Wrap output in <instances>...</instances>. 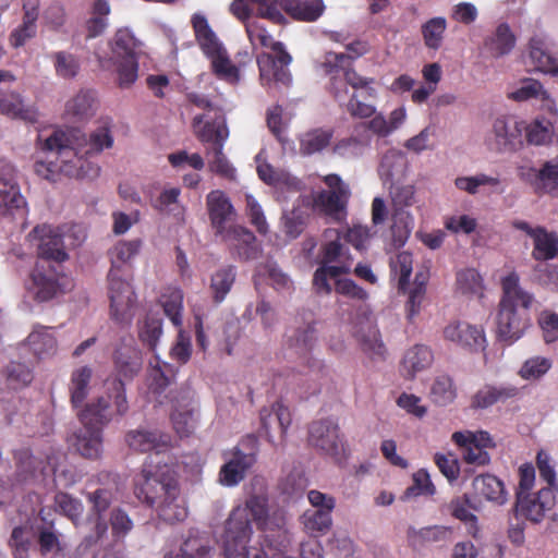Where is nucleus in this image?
<instances>
[{
    "instance_id": "nucleus-1",
    "label": "nucleus",
    "mask_w": 558,
    "mask_h": 558,
    "mask_svg": "<svg viewBox=\"0 0 558 558\" xmlns=\"http://www.w3.org/2000/svg\"><path fill=\"white\" fill-rule=\"evenodd\" d=\"M29 245L35 250L37 260L31 274L36 299L44 302L72 288L71 279L63 272L62 264L69 259L59 227L37 225L28 233Z\"/></svg>"
},
{
    "instance_id": "nucleus-2",
    "label": "nucleus",
    "mask_w": 558,
    "mask_h": 558,
    "mask_svg": "<svg viewBox=\"0 0 558 558\" xmlns=\"http://www.w3.org/2000/svg\"><path fill=\"white\" fill-rule=\"evenodd\" d=\"M111 403L119 415L129 409L123 383L117 378L104 383V392L78 414L82 426L68 438L70 447L83 458L95 460L101 456V427L113 416Z\"/></svg>"
},
{
    "instance_id": "nucleus-3",
    "label": "nucleus",
    "mask_w": 558,
    "mask_h": 558,
    "mask_svg": "<svg viewBox=\"0 0 558 558\" xmlns=\"http://www.w3.org/2000/svg\"><path fill=\"white\" fill-rule=\"evenodd\" d=\"M113 145V136L107 122L99 125L88 136L78 130L69 136L61 131L53 132L46 138L43 149L57 150L61 157L60 170L69 178L93 180L99 175L100 167L88 157L100 154Z\"/></svg>"
},
{
    "instance_id": "nucleus-4",
    "label": "nucleus",
    "mask_w": 558,
    "mask_h": 558,
    "mask_svg": "<svg viewBox=\"0 0 558 558\" xmlns=\"http://www.w3.org/2000/svg\"><path fill=\"white\" fill-rule=\"evenodd\" d=\"M135 494L140 500L155 509L158 517L168 523L183 521L187 511L180 498V489L173 472L168 465L145 468L136 484Z\"/></svg>"
},
{
    "instance_id": "nucleus-5",
    "label": "nucleus",
    "mask_w": 558,
    "mask_h": 558,
    "mask_svg": "<svg viewBox=\"0 0 558 558\" xmlns=\"http://www.w3.org/2000/svg\"><path fill=\"white\" fill-rule=\"evenodd\" d=\"M253 487L254 490L245 505L234 508L226 521L222 541L226 558L242 557L246 553V543L253 533L251 518L256 522L258 529H262L265 521L271 518V514L268 513V496L265 492L264 481L255 480Z\"/></svg>"
},
{
    "instance_id": "nucleus-6",
    "label": "nucleus",
    "mask_w": 558,
    "mask_h": 558,
    "mask_svg": "<svg viewBox=\"0 0 558 558\" xmlns=\"http://www.w3.org/2000/svg\"><path fill=\"white\" fill-rule=\"evenodd\" d=\"M515 272H510L501 280L497 338L508 345L520 339L529 326V310L534 301L533 294L523 290Z\"/></svg>"
},
{
    "instance_id": "nucleus-7",
    "label": "nucleus",
    "mask_w": 558,
    "mask_h": 558,
    "mask_svg": "<svg viewBox=\"0 0 558 558\" xmlns=\"http://www.w3.org/2000/svg\"><path fill=\"white\" fill-rule=\"evenodd\" d=\"M246 33L252 43L258 41L274 52H263L257 57L262 84L269 88L272 85L290 86L292 75L289 65L292 62V57L286 50L284 45L281 41H275L264 27L256 24L247 25Z\"/></svg>"
},
{
    "instance_id": "nucleus-8",
    "label": "nucleus",
    "mask_w": 558,
    "mask_h": 558,
    "mask_svg": "<svg viewBox=\"0 0 558 558\" xmlns=\"http://www.w3.org/2000/svg\"><path fill=\"white\" fill-rule=\"evenodd\" d=\"M324 73L329 76L328 92L340 105L352 96L349 87L356 90L367 87L373 78L363 77L352 68L351 57L344 53L328 52L322 63Z\"/></svg>"
},
{
    "instance_id": "nucleus-9",
    "label": "nucleus",
    "mask_w": 558,
    "mask_h": 558,
    "mask_svg": "<svg viewBox=\"0 0 558 558\" xmlns=\"http://www.w3.org/2000/svg\"><path fill=\"white\" fill-rule=\"evenodd\" d=\"M136 47L137 41L133 34L128 28H120L116 32L111 41V58L109 60L98 58L102 69L108 68V62L114 65L120 88L131 87L138 77Z\"/></svg>"
},
{
    "instance_id": "nucleus-10",
    "label": "nucleus",
    "mask_w": 558,
    "mask_h": 558,
    "mask_svg": "<svg viewBox=\"0 0 558 558\" xmlns=\"http://www.w3.org/2000/svg\"><path fill=\"white\" fill-rule=\"evenodd\" d=\"M263 541L262 548H246V553L242 556L250 558H284L291 545V536L287 527V515L282 510L271 513V518L265 521L262 529Z\"/></svg>"
},
{
    "instance_id": "nucleus-11",
    "label": "nucleus",
    "mask_w": 558,
    "mask_h": 558,
    "mask_svg": "<svg viewBox=\"0 0 558 558\" xmlns=\"http://www.w3.org/2000/svg\"><path fill=\"white\" fill-rule=\"evenodd\" d=\"M323 182L329 190H322L313 196V208L317 213L341 222L347 217V208L351 191L341 177L336 173L327 174Z\"/></svg>"
},
{
    "instance_id": "nucleus-12",
    "label": "nucleus",
    "mask_w": 558,
    "mask_h": 558,
    "mask_svg": "<svg viewBox=\"0 0 558 558\" xmlns=\"http://www.w3.org/2000/svg\"><path fill=\"white\" fill-rule=\"evenodd\" d=\"M308 444L335 463L345 457L343 435L335 420L314 421L308 427Z\"/></svg>"
},
{
    "instance_id": "nucleus-13",
    "label": "nucleus",
    "mask_w": 558,
    "mask_h": 558,
    "mask_svg": "<svg viewBox=\"0 0 558 558\" xmlns=\"http://www.w3.org/2000/svg\"><path fill=\"white\" fill-rule=\"evenodd\" d=\"M190 359V351H157L149 360V388L160 395L171 384L178 368Z\"/></svg>"
},
{
    "instance_id": "nucleus-14",
    "label": "nucleus",
    "mask_w": 558,
    "mask_h": 558,
    "mask_svg": "<svg viewBox=\"0 0 558 558\" xmlns=\"http://www.w3.org/2000/svg\"><path fill=\"white\" fill-rule=\"evenodd\" d=\"M109 299L111 317L121 325H129L136 303L135 292L126 278L109 270Z\"/></svg>"
},
{
    "instance_id": "nucleus-15",
    "label": "nucleus",
    "mask_w": 558,
    "mask_h": 558,
    "mask_svg": "<svg viewBox=\"0 0 558 558\" xmlns=\"http://www.w3.org/2000/svg\"><path fill=\"white\" fill-rule=\"evenodd\" d=\"M170 401L172 404L170 417L174 430L182 437L191 435L197 423L192 391L189 388L171 391Z\"/></svg>"
},
{
    "instance_id": "nucleus-16",
    "label": "nucleus",
    "mask_w": 558,
    "mask_h": 558,
    "mask_svg": "<svg viewBox=\"0 0 558 558\" xmlns=\"http://www.w3.org/2000/svg\"><path fill=\"white\" fill-rule=\"evenodd\" d=\"M220 238L228 245L232 256L240 260L257 259L260 255L262 248L255 234L244 227H230Z\"/></svg>"
},
{
    "instance_id": "nucleus-17",
    "label": "nucleus",
    "mask_w": 558,
    "mask_h": 558,
    "mask_svg": "<svg viewBox=\"0 0 558 558\" xmlns=\"http://www.w3.org/2000/svg\"><path fill=\"white\" fill-rule=\"evenodd\" d=\"M554 505L555 495L549 487L542 488L536 494L517 493V513L534 523L541 522Z\"/></svg>"
},
{
    "instance_id": "nucleus-18",
    "label": "nucleus",
    "mask_w": 558,
    "mask_h": 558,
    "mask_svg": "<svg viewBox=\"0 0 558 558\" xmlns=\"http://www.w3.org/2000/svg\"><path fill=\"white\" fill-rule=\"evenodd\" d=\"M444 337L463 349H486L487 339L481 325L456 320L444 328Z\"/></svg>"
},
{
    "instance_id": "nucleus-19",
    "label": "nucleus",
    "mask_w": 558,
    "mask_h": 558,
    "mask_svg": "<svg viewBox=\"0 0 558 558\" xmlns=\"http://www.w3.org/2000/svg\"><path fill=\"white\" fill-rule=\"evenodd\" d=\"M254 463L255 456L253 453H245L240 449H234L231 457L220 468L218 483L225 487L239 485Z\"/></svg>"
},
{
    "instance_id": "nucleus-20",
    "label": "nucleus",
    "mask_w": 558,
    "mask_h": 558,
    "mask_svg": "<svg viewBox=\"0 0 558 558\" xmlns=\"http://www.w3.org/2000/svg\"><path fill=\"white\" fill-rule=\"evenodd\" d=\"M529 56L535 70L558 75V57L554 51V43L546 36L534 35L529 41Z\"/></svg>"
},
{
    "instance_id": "nucleus-21",
    "label": "nucleus",
    "mask_w": 558,
    "mask_h": 558,
    "mask_svg": "<svg viewBox=\"0 0 558 558\" xmlns=\"http://www.w3.org/2000/svg\"><path fill=\"white\" fill-rule=\"evenodd\" d=\"M524 122L514 119L497 118L493 124L499 150L517 151L523 147Z\"/></svg>"
},
{
    "instance_id": "nucleus-22",
    "label": "nucleus",
    "mask_w": 558,
    "mask_h": 558,
    "mask_svg": "<svg viewBox=\"0 0 558 558\" xmlns=\"http://www.w3.org/2000/svg\"><path fill=\"white\" fill-rule=\"evenodd\" d=\"M208 216L215 234L220 236L229 230L228 221L234 214L229 197L220 190L211 191L206 197Z\"/></svg>"
},
{
    "instance_id": "nucleus-23",
    "label": "nucleus",
    "mask_w": 558,
    "mask_h": 558,
    "mask_svg": "<svg viewBox=\"0 0 558 558\" xmlns=\"http://www.w3.org/2000/svg\"><path fill=\"white\" fill-rule=\"evenodd\" d=\"M53 473L56 481L64 475L63 470L56 466L47 468L43 461L35 458L28 450H22L16 454V473L21 482H43L48 473Z\"/></svg>"
},
{
    "instance_id": "nucleus-24",
    "label": "nucleus",
    "mask_w": 558,
    "mask_h": 558,
    "mask_svg": "<svg viewBox=\"0 0 558 558\" xmlns=\"http://www.w3.org/2000/svg\"><path fill=\"white\" fill-rule=\"evenodd\" d=\"M22 24L14 28L9 37L14 48L23 47L29 39L36 36V22L39 16V0H22Z\"/></svg>"
},
{
    "instance_id": "nucleus-25",
    "label": "nucleus",
    "mask_w": 558,
    "mask_h": 558,
    "mask_svg": "<svg viewBox=\"0 0 558 558\" xmlns=\"http://www.w3.org/2000/svg\"><path fill=\"white\" fill-rule=\"evenodd\" d=\"M211 539L206 532L192 529L184 539L180 551L169 554L165 558H214L215 551Z\"/></svg>"
},
{
    "instance_id": "nucleus-26",
    "label": "nucleus",
    "mask_w": 558,
    "mask_h": 558,
    "mask_svg": "<svg viewBox=\"0 0 558 558\" xmlns=\"http://www.w3.org/2000/svg\"><path fill=\"white\" fill-rule=\"evenodd\" d=\"M126 444L134 451L147 452L155 450L160 452L170 445V436L158 430L136 429L128 433Z\"/></svg>"
},
{
    "instance_id": "nucleus-27",
    "label": "nucleus",
    "mask_w": 558,
    "mask_h": 558,
    "mask_svg": "<svg viewBox=\"0 0 558 558\" xmlns=\"http://www.w3.org/2000/svg\"><path fill=\"white\" fill-rule=\"evenodd\" d=\"M205 56L210 60L211 72L217 78L230 85L240 83V68L232 63L223 46L218 47Z\"/></svg>"
},
{
    "instance_id": "nucleus-28",
    "label": "nucleus",
    "mask_w": 558,
    "mask_h": 558,
    "mask_svg": "<svg viewBox=\"0 0 558 558\" xmlns=\"http://www.w3.org/2000/svg\"><path fill=\"white\" fill-rule=\"evenodd\" d=\"M517 43V37L508 23H500L495 32L484 39V49L493 58H501L509 54Z\"/></svg>"
},
{
    "instance_id": "nucleus-29",
    "label": "nucleus",
    "mask_w": 558,
    "mask_h": 558,
    "mask_svg": "<svg viewBox=\"0 0 558 558\" xmlns=\"http://www.w3.org/2000/svg\"><path fill=\"white\" fill-rule=\"evenodd\" d=\"M0 113L29 123L38 121L37 110L34 107L25 106L23 97L16 92L0 94Z\"/></svg>"
},
{
    "instance_id": "nucleus-30",
    "label": "nucleus",
    "mask_w": 558,
    "mask_h": 558,
    "mask_svg": "<svg viewBox=\"0 0 558 558\" xmlns=\"http://www.w3.org/2000/svg\"><path fill=\"white\" fill-rule=\"evenodd\" d=\"M260 420L266 435L270 441H274L272 432L276 429H278L281 437L286 435L291 424V414L287 407L281 402H277L270 409H264L260 412Z\"/></svg>"
},
{
    "instance_id": "nucleus-31",
    "label": "nucleus",
    "mask_w": 558,
    "mask_h": 558,
    "mask_svg": "<svg viewBox=\"0 0 558 558\" xmlns=\"http://www.w3.org/2000/svg\"><path fill=\"white\" fill-rule=\"evenodd\" d=\"M143 241L141 239L119 241L108 253L111 262L110 270L123 275L122 268L140 253Z\"/></svg>"
},
{
    "instance_id": "nucleus-32",
    "label": "nucleus",
    "mask_w": 558,
    "mask_h": 558,
    "mask_svg": "<svg viewBox=\"0 0 558 558\" xmlns=\"http://www.w3.org/2000/svg\"><path fill=\"white\" fill-rule=\"evenodd\" d=\"M333 137L331 129H313L300 137V154L302 156H312L320 153L330 145Z\"/></svg>"
},
{
    "instance_id": "nucleus-33",
    "label": "nucleus",
    "mask_w": 558,
    "mask_h": 558,
    "mask_svg": "<svg viewBox=\"0 0 558 558\" xmlns=\"http://www.w3.org/2000/svg\"><path fill=\"white\" fill-rule=\"evenodd\" d=\"M323 0H287L286 11L294 20L314 22L324 13Z\"/></svg>"
},
{
    "instance_id": "nucleus-34",
    "label": "nucleus",
    "mask_w": 558,
    "mask_h": 558,
    "mask_svg": "<svg viewBox=\"0 0 558 558\" xmlns=\"http://www.w3.org/2000/svg\"><path fill=\"white\" fill-rule=\"evenodd\" d=\"M300 522L306 534L317 537L329 531L332 523L331 512L327 510L307 509L301 515Z\"/></svg>"
},
{
    "instance_id": "nucleus-35",
    "label": "nucleus",
    "mask_w": 558,
    "mask_h": 558,
    "mask_svg": "<svg viewBox=\"0 0 558 558\" xmlns=\"http://www.w3.org/2000/svg\"><path fill=\"white\" fill-rule=\"evenodd\" d=\"M371 145V135L354 133V135L338 141L332 153L341 158L353 159L362 156L366 148Z\"/></svg>"
},
{
    "instance_id": "nucleus-36",
    "label": "nucleus",
    "mask_w": 558,
    "mask_h": 558,
    "mask_svg": "<svg viewBox=\"0 0 558 558\" xmlns=\"http://www.w3.org/2000/svg\"><path fill=\"white\" fill-rule=\"evenodd\" d=\"M191 23L195 34V39L204 54H207L222 46L204 15L198 13L194 14Z\"/></svg>"
},
{
    "instance_id": "nucleus-37",
    "label": "nucleus",
    "mask_w": 558,
    "mask_h": 558,
    "mask_svg": "<svg viewBox=\"0 0 558 558\" xmlns=\"http://www.w3.org/2000/svg\"><path fill=\"white\" fill-rule=\"evenodd\" d=\"M534 248L532 256L535 260L553 259L558 252V236L548 232L544 227L537 226V233L533 238Z\"/></svg>"
},
{
    "instance_id": "nucleus-38",
    "label": "nucleus",
    "mask_w": 558,
    "mask_h": 558,
    "mask_svg": "<svg viewBox=\"0 0 558 558\" xmlns=\"http://www.w3.org/2000/svg\"><path fill=\"white\" fill-rule=\"evenodd\" d=\"M434 361L430 351H405L401 364L400 373L407 379H413L416 374L427 369Z\"/></svg>"
},
{
    "instance_id": "nucleus-39",
    "label": "nucleus",
    "mask_w": 558,
    "mask_h": 558,
    "mask_svg": "<svg viewBox=\"0 0 558 558\" xmlns=\"http://www.w3.org/2000/svg\"><path fill=\"white\" fill-rule=\"evenodd\" d=\"M235 276V267L231 265L219 268L211 276L209 289L216 304L221 303L231 291Z\"/></svg>"
},
{
    "instance_id": "nucleus-40",
    "label": "nucleus",
    "mask_w": 558,
    "mask_h": 558,
    "mask_svg": "<svg viewBox=\"0 0 558 558\" xmlns=\"http://www.w3.org/2000/svg\"><path fill=\"white\" fill-rule=\"evenodd\" d=\"M25 204L19 184L11 178L0 174V211L21 209Z\"/></svg>"
},
{
    "instance_id": "nucleus-41",
    "label": "nucleus",
    "mask_w": 558,
    "mask_h": 558,
    "mask_svg": "<svg viewBox=\"0 0 558 558\" xmlns=\"http://www.w3.org/2000/svg\"><path fill=\"white\" fill-rule=\"evenodd\" d=\"M429 398L439 407L451 404L457 398V388L452 378L445 374L436 376L430 386Z\"/></svg>"
},
{
    "instance_id": "nucleus-42",
    "label": "nucleus",
    "mask_w": 558,
    "mask_h": 558,
    "mask_svg": "<svg viewBox=\"0 0 558 558\" xmlns=\"http://www.w3.org/2000/svg\"><path fill=\"white\" fill-rule=\"evenodd\" d=\"M457 292L468 296H482L484 290L483 278L474 268H465L456 274Z\"/></svg>"
},
{
    "instance_id": "nucleus-43",
    "label": "nucleus",
    "mask_w": 558,
    "mask_h": 558,
    "mask_svg": "<svg viewBox=\"0 0 558 558\" xmlns=\"http://www.w3.org/2000/svg\"><path fill=\"white\" fill-rule=\"evenodd\" d=\"M110 5L107 0H95L92 5V16L86 21L87 38L100 36L108 26L107 16L110 14Z\"/></svg>"
},
{
    "instance_id": "nucleus-44",
    "label": "nucleus",
    "mask_w": 558,
    "mask_h": 558,
    "mask_svg": "<svg viewBox=\"0 0 558 558\" xmlns=\"http://www.w3.org/2000/svg\"><path fill=\"white\" fill-rule=\"evenodd\" d=\"M473 487L478 496L489 501L498 504L506 501L504 484L493 475L477 476L473 481Z\"/></svg>"
},
{
    "instance_id": "nucleus-45",
    "label": "nucleus",
    "mask_w": 558,
    "mask_h": 558,
    "mask_svg": "<svg viewBox=\"0 0 558 558\" xmlns=\"http://www.w3.org/2000/svg\"><path fill=\"white\" fill-rule=\"evenodd\" d=\"M447 21L442 16L432 17L421 26L424 45L432 50H438L444 41Z\"/></svg>"
},
{
    "instance_id": "nucleus-46",
    "label": "nucleus",
    "mask_w": 558,
    "mask_h": 558,
    "mask_svg": "<svg viewBox=\"0 0 558 558\" xmlns=\"http://www.w3.org/2000/svg\"><path fill=\"white\" fill-rule=\"evenodd\" d=\"M93 371L88 366H82L72 373L70 393L71 402L74 407H78L89 392V384Z\"/></svg>"
},
{
    "instance_id": "nucleus-47",
    "label": "nucleus",
    "mask_w": 558,
    "mask_h": 558,
    "mask_svg": "<svg viewBox=\"0 0 558 558\" xmlns=\"http://www.w3.org/2000/svg\"><path fill=\"white\" fill-rule=\"evenodd\" d=\"M526 142L530 145L542 146L551 142L554 126L549 120L535 119L527 125H524Z\"/></svg>"
},
{
    "instance_id": "nucleus-48",
    "label": "nucleus",
    "mask_w": 558,
    "mask_h": 558,
    "mask_svg": "<svg viewBox=\"0 0 558 558\" xmlns=\"http://www.w3.org/2000/svg\"><path fill=\"white\" fill-rule=\"evenodd\" d=\"M391 233L396 242L403 244L414 227V219L403 207H395L392 213Z\"/></svg>"
},
{
    "instance_id": "nucleus-49",
    "label": "nucleus",
    "mask_w": 558,
    "mask_h": 558,
    "mask_svg": "<svg viewBox=\"0 0 558 558\" xmlns=\"http://www.w3.org/2000/svg\"><path fill=\"white\" fill-rule=\"evenodd\" d=\"M161 305L167 317L175 327L182 326L183 293L180 289H170L162 294Z\"/></svg>"
},
{
    "instance_id": "nucleus-50",
    "label": "nucleus",
    "mask_w": 558,
    "mask_h": 558,
    "mask_svg": "<svg viewBox=\"0 0 558 558\" xmlns=\"http://www.w3.org/2000/svg\"><path fill=\"white\" fill-rule=\"evenodd\" d=\"M348 272H350V267L348 265H320L314 272L313 286L318 293L329 294L332 289L328 281V278H337L340 275Z\"/></svg>"
},
{
    "instance_id": "nucleus-51",
    "label": "nucleus",
    "mask_w": 558,
    "mask_h": 558,
    "mask_svg": "<svg viewBox=\"0 0 558 558\" xmlns=\"http://www.w3.org/2000/svg\"><path fill=\"white\" fill-rule=\"evenodd\" d=\"M286 336L291 348L308 349L314 344L317 338V331L313 323H304L290 328Z\"/></svg>"
},
{
    "instance_id": "nucleus-52",
    "label": "nucleus",
    "mask_w": 558,
    "mask_h": 558,
    "mask_svg": "<svg viewBox=\"0 0 558 558\" xmlns=\"http://www.w3.org/2000/svg\"><path fill=\"white\" fill-rule=\"evenodd\" d=\"M58 344L57 329L37 325L26 338L31 349H52Z\"/></svg>"
},
{
    "instance_id": "nucleus-53",
    "label": "nucleus",
    "mask_w": 558,
    "mask_h": 558,
    "mask_svg": "<svg viewBox=\"0 0 558 558\" xmlns=\"http://www.w3.org/2000/svg\"><path fill=\"white\" fill-rule=\"evenodd\" d=\"M3 376L5 377L8 388L12 390L27 386L33 379L29 367L15 361L4 368Z\"/></svg>"
},
{
    "instance_id": "nucleus-54",
    "label": "nucleus",
    "mask_w": 558,
    "mask_h": 558,
    "mask_svg": "<svg viewBox=\"0 0 558 558\" xmlns=\"http://www.w3.org/2000/svg\"><path fill=\"white\" fill-rule=\"evenodd\" d=\"M208 166L211 172L230 181L235 179V168L230 163V161L223 154L221 145H218L217 148H210L208 150Z\"/></svg>"
},
{
    "instance_id": "nucleus-55",
    "label": "nucleus",
    "mask_w": 558,
    "mask_h": 558,
    "mask_svg": "<svg viewBox=\"0 0 558 558\" xmlns=\"http://www.w3.org/2000/svg\"><path fill=\"white\" fill-rule=\"evenodd\" d=\"M510 98L515 101H525L535 98L551 102L542 83L534 78H524L521 82V86L510 94Z\"/></svg>"
},
{
    "instance_id": "nucleus-56",
    "label": "nucleus",
    "mask_w": 558,
    "mask_h": 558,
    "mask_svg": "<svg viewBox=\"0 0 558 558\" xmlns=\"http://www.w3.org/2000/svg\"><path fill=\"white\" fill-rule=\"evenodd\" d=\"M551 367V361L544 356H533L526 360L518 372V375L524 380H538Z\"/></svg>"
},
{
    "instance_id": "nucleus-57",
    "label": "nucleus",
    "mask_w": 558,
    "mask_h": 558,
    "mask_svg": "<svg viewBox=\"0 0 558 558\" xmlns=\"http://www.w3.org/2000/svg\"><path fill=\"white\" fill-rule=\"evenodd\" d=\"M54 70L62 78H73L80 71L78 59L66 51H58L52 54Z\"/></svg>"
},
{
    "instance_id": "nucleus-58",
    "label": "nucleus",
    "mask_w": 558,
    "mask_h": 558,
    "mask_svg": "<svg viewBox=\"0 0 558 558\" xmlns=\"http://www.w3.org/2000/svg\"><path fill=\"white\" fill-rule=\"evenodd\" d=\"M337 234L335 240L327 241L320 247L319 264L323 266H332L331 264L344 265L343 259L345 255L344 246L340 241V235Z\"/></svg>"
},
{
    "instance_id": "nucleus-59",
    "label": "nucleus",
    "mask_w": 558,
    "mask_h": 558,
    "mask_svg": "<svg viewBox=\"0 0 558 558\" xmlns=\"http://www.w3.org/2000/svg\"><path fill=\"white\" fill-rule=\"evenodd\" d=\"M93 104V94L90 92L82 90L66 102L65 111L72 117L82 119L90 114Z\"/></svg>"
},
{
    "instance_id": "nucleus-60",
    "label": "nucleus",
    "mask_w": 558,
    "mask_h": 558,
    "mask_svg": "<svg viewBox=\"0 0 558 558\" xmlns=\"http://www.w3.org/2000/svg\"><path fill=\"white\" fill-rule=\"evenodd\" d=\"M454 184L459 190L473 195L477 193L480 186H496L500 184V180L497 177L480 173L474 177H459L456 179Z\"/></svg>"
},
{
    "instance_id": "nucleus-61",
    "label": "nucleus",
    "mask_w": 558,
    "mask_h": 558,
    "mask_svg": "<svg viewBox=\"0 0 558 558\" xmlns=\"http://www.w3.org/2000/svg\"><path fill=\"white\" fill-rule=\"evenodd\" d=\"M529 171L535 173L537 182L546 192H551L558 187L557 162L546 161L538 171L534 168H529Z\"/></svg>"
},
{
    "instance_id": "nucleus-62",
    "label": "nucleus",
    "mask_w": 558,
    "mask_h": 558,
    "mask_svg": "<svg viewBox=\"0 0 558 558\" xmlns=\"http://www.w3.org/2000/svg\"><path fill=\"white\" fill-rule=\"evenodd\" d=\"M54 505L58 511L68 517L74 523L78 520L84 510L80 500L64 493L56 495Z\"/></svg>"
},
{
    "instance_id": "nucleus-63",
    "label": "nucleus",
    "mask_w": 558,
    "mask_h": 558,
    "mask_svg": "<svg viewBox=\"0 0 558 558\" xmlns=\"http://www.w3.org/2000/svg\"><path fill=\"white\" fill-rule=\"evenodd\" d=\"M161 333V319L155 317H147L140 329V338L144 344L149 347V349L156 348Z\"/></svg>"
},
{
    "instance_id": "nucleus-64",
    "label": "nucleus",
    "mask_w": 558,
    "mask_h": 558,
    "mask_svg": "<svg viewBox=\"0 0 558 558\" xmlns=\"http://www.w3.org/2000/svg\"><path fill=\"white\" fill-rule=\"evenodd\" d=\"M538 325L543 330L546 343L558 340V314L545 310L538 316Z\"/></svg>"
}]
</instances>
